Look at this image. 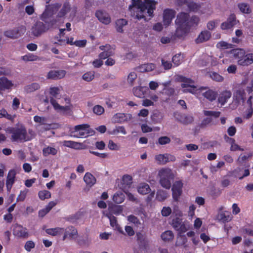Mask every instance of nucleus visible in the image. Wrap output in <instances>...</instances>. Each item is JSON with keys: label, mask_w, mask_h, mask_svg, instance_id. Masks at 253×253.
Instances as JSON below:
<instances>
[{"label": "nucleus", "mask_w": 253, "mask_h": 253, "mask_svg": "<svg viewBox=\"0 0 253 253\" xmlns=\"http://www.w3.org/2000/svg\"><path fill=\"white\" fill-rule=\"evenodd\" d=\"M132 4L129 5V9L133 16L137 19L144 17V14L147 13L149 16H152L153 11L155 9L156 2L150 0H131Z\"/></svg>", "instance_id": "nucleus-1"}, {"label": "nucleus", "mask_w": 253, "mask_h": 253, "mask_svg": "<svg viewBox=\"0 0 253 253\" xmlns=\"http://www.w3.org/2000/svg\"><path fill=\"white\" fill-rule=\"evenodd\" d=\"M199 20V17L196 16L190 17L188 13L180 12L175 20L176 32L188 30L191 27L197 25Z\"/></svg>", "instance_id": "nucleus-2"}, {"label": "nucleus", "mask_w": 253, "mask_h": 253, "mask_svg": "<svg viewBox=\"0 0 253 253\" xmlns=\"http://www.w3.org/2000/svg\"><path fill=\"white\" fill-rule=\"evenodd\" d=\"M9 132L11 134L12 141H27L30 140L27 136V130L24 126L21 125L18 127H11L9 129Z\"/></svg>", "instance_id": "nucleus-3"}, {"label": "nucleus", "mask_w": 253, "mask_h": 253, "mask_svg": "<svg viewBox=\"0 0 253 253\" xmlns=\"http://www.w3.org/2000/svg\"><path fill=\"white\" fill-rule=\"evenodd\" d=\"M52 7L50 6H46L45 11L41 16V19L45 22L46 25H44L42 22H37L35 24V30L38 31V32H41L42 31L45 30L46 27H49L53 25V23L50 24L48 23V19L52 14Z\"/></svg>", "instance_id": "nucleus-4"}, {"label": "nucleus", "mask_w": 253, "mask_h": 253, "mask_svg": "<svg viewBox=\"0 0 253 253\" xmlns=\"http://www.w3.org/2000/svg\"><path fill=\"white\" fill-rule=\"evenodd\" d=\"M50 94V102L53 106L55 110H61L66 111L68 110V106H60L56 101V99H59L60 98V89L58 87H52L49 89Z\"/></svg>", "instance_id": "nucleus-5"}, {"label": "nucleus", "mask_w": 253, "mask_h": 253, "mask_svg": "<svg viewBox=\"0 0 253 253\" xmlns=\"http://www.w3.org/2000/svg\"><path fill=\"white\" fill-rule=\"evenodd\" d=\"M74 130L77 134L74 136L78 138H85L95 133L94 130L90 128L89 125L87 124L76 126Z\"/></svg>", "instance_id": "nucleus-6"}, {"label": "nucleus", "mask_w": 253, "mask_h": 253, "mask_svg": "<svg viewBox=\"0 0 253 253\" xmlns=\"http://www.w3.org/2000/svg\"><path fill=\"white\" fill-rule=\"evenodd\" d=\"M160 176V183L161 186L166 189H169L171 187L170 180L173 178V175L170 169H162L159 171Z\"/></svg>", "instance_id": "nucleus-7"}, {"label": "nucleus", "mask_w": 253, "mask_h": 253, "mask_svg": "<svg viewBox=\"0 0 253 253\" xmlns=\"http://www.w3.org/2000/svg\"><path fill=\"white\" fill-rule=\"evenodd\" d=\"M12 230L13 235L20 239H27L29 236L28 229L22 225L16 223L13 225Z\"/></svg>", "instance_id": "nucleus-8"}, {"label": "nucleus", "mask_w": 253, "mask_h": 253, "mask_svg": "<svg viewBox=\"0 0 253 253\" xmlns=\"http://www.w3.org/2000/svg\"><path fill=\"white\" fill-rule=\"evenodd\" d=\"M99 48L100 50H103L98 55L99 58L101 59H105L110 56H113L115 53V46H113L110 44H106L105 45H100Z\"/></svg>", "instance_id": "nucleus-9"}, {"label": "nucleus", "mask_w": 253, "mask_h": 253, "mask_svg": "<svg viewBox=\"0 0 253 253\" xmlns=\"http://www.w3.org/2000/svg\"><path fill=\"white\" fill-rule=\"evenodd\" d=\"M183 184L181 180L176 181L173 183L171 190L172 198L174 201L178 202L182 193Z\"/></svg>", "instance_id": "nucleus-10"}, {"label": "nucleus", "mask_w": 253, "mask_h": 253, "mask_svg": "<svg viewBox=\"0 0 253 253\" xmlns=\"http://www.w3.org/2000/svg\"><path fill=\"white\" fill-rule=\"evenodd\" d=\"M131 117V115L129 114L118 113L113 116L112 121L115 123H123L129 121Z\"/></svg>", "instance_id": "nucleus-11"}, {"label": "nucleus", "mask_w": 253, "mask_h": 253, "mask_svg": "<svg viewBox=\"0 0 253 253\" xmlns=\"http://www.w3.org/2000/svg\"><path fill=\"white\" fill-rule=\"evenodd\" d=\"M247 93L248 92H247L246 87L240 86L234 93V97L238 102H244L246 99Z\"/></svg>", "instance_id": "nucleus-12"}, {"label": "nucleus", "mask_w": 253, "mask_h": 253, "mask_svg": "<svg viewBox=\"0 0 253 253\" xmlns=\"http://www.w3.org/2000/svg\"><path fill=\"white\" fill-rule=\"evenodd\" d=\"M175 12L170 9H165L163 13V23L165 27L168 26L174 17Z\"/></svg>", "instance_id": "nucleus-13"}, {"label": "nucleus", "mask_w": 253, "mask_h": 253, "mask_svg": "<svg viewBox=\"0 0 253 253\" xmlns=\"http://www.w3.org/2000/svg\"><path fill=\"white\" fill-rule=\"evenodd\" d=\"M16 173V170L14 169L9 170L8 172L6 180V187L8 191H10L15 181Z\"/></svg>", "instance_id": "nucleus-14"}, {"label": "nucleus", "mask_w": 253, "mask_h": 253, "mask_svg": "<svg viewBox=\"0 0 253 253\" xmlns=\"http://www.w3.org/2000/svg\"><path fill=\"white\" fill-rule=\"evenodd\" d=\"M95 15L98 20L103 24H108L111 22V17L109 14L104 10L96 11Z\"/></svg>", "instance_id": "nucleus-15"}, {"label": "nucleus", "mask_w": 253, "mask_h": 253, "mask_svg": "<svg viewBox=\"0 0 253 253\" xmlns=\"http://www.w3.org/2000/svg\"><path fill=\"white\" fill-rule=\"evenodd\" d=\"M236 24V16L234 14H232L229 16L227 21L222 23L221 28L222 30H230Z\"/></svg>", "instance_id": "nucleus-16"}, {"label": "nucleus", "mask_w": 253, "mask_h": 253, "mask_svg": "<svg viewBox=\"0 0 253 253\" xmlns=\"http://www.w3.org/2000/svg\"><path fill=\"white\" fill-rule=\"evenodd\" d=\"M65 75L66 71L64 70H51L48 73L47 78L52 80L61 79L64 78Z\"/></svg>", "instance_id": "nucleus-17"}, {"label": "nucleus", "mask_w": 253, "mask_h": 253, "mask_svg": "<svg viewBox=\"0 0 253 253\" xmlns=\"http://www.w3.org/2000/svg\"><path fill=\"white\" fill-rule=\"evenodd\" d=\"M149 91V88L146 86H137L133 89V94L136 97L140 98L145 97Z\"/></svg>", "instance_id": "nucleus-18"}, {"label": "nucleus", "mask_w": 253, "mask_h": 253, "mask_svg": "<svg viewBox=\"0 0 253 253\" xmlns=\"http://www.w3.org/2000/svg\"><path fill=\"white\" fill-rule=\"evenodd\" d=\"M253 63V54L249 53L244 55L240 59H238V64L241 66H248Z\"/></svg>", "instance_id": "nucleus-19"}, {"label": "nucleus", "mask_w": 253, "mask_h": 253, "mask_svg": "<svg viewBox=\"0 0 253 253\" xmlns=\"http://www.w3.org/2000/svg\"><path fill=\"white\" fill-rule=\"evenodd\" d=\"M232 95V93L230 90H225L220 93L218 98V101L221 105H224Z\"/></svg>", "instance_id": "nucleus-20"}, {"label": "nucleus", "mask_w": 253, "mask_h": 253, "mask_svg": "<svg viewBox=\"0 0 253 253\" xmlns=\"http://www.w3.org/2000/svg\"><path fill=\"white\" fill-rule=\"evenodd\" d=\"M78 235L77 230L73 226L68 227L66 229L64 235L63 237V240H64L66 238H73L75 236Z\"/></svg>", "instance_id": "nucleus-21"}, {"label": "nucleus", "mask_w": 253, "mask_h": 253, "mask_svg": "<svg viewBox=\"0 0 253 253\" xmlns=\"http://www.w3.org/2000/svg\"><path fill=\"white\" fill-rule=\"evenodd\" d=\"M177 3L179 5L185 4L191 11H196L199 9L200 5L194 2H188L186 0H177Z\"/></svg>", "instance_id": "nucleus-22"}, {"label": "nucleus", "mask_w": 253, "mask_h": 253, "mask_svg": "<svg viewBox=\"0 0 253 253\" xmlns=\"http://www.w3.org/2000/svg\"><path fill=\"white\" fill-rule=\"evenodd\" d=\"M217 64L218 61L217 58L212 56H205L202 60V64L204 66H207L210 64L212 66H215Z\"/></svg>", "instance_id": "nucleus-23"}, {"label": "nucleus", "mask_w": 253, "mask_h": 253, "mask_svg": "<svg viewBox=\"0 0 253 253\" xmlns=\"http://www.w3.org/2000/svg\"><path fill=\"white\" fill-rule=\"evenodd\" d=\"M12 82L6 77L0 78V90H5L10 89L12 86Z\"/></svg>", "instance_id": "nucleus-24"}, {"label": "nucleus", "mask_w": 253, "mask_h": 253, "mask_svg": "<svg viewBox=\"0 0 253 253\" xmlns=\"http://www.w3.org/2000/svg\"><path fill=\"white\" fill-rule=\"evenodd\" d=\"M127 21L125 19H119L115 22V27L118 32H122L126 30Z\"/></svg>", "instance_id": "nucleus-25"}, {"label": "nucleus", "mask_w": 253, "mask_h": 253, "mask_svg": "<svg viewBox=\"0 0 253 253\" xmlns=\"http://www.w3.org/2000/svg\"><path fill=\"white\" fill-rule=\"evenodd\" d=\"M84 180L90 187L92 186L96 181L95 177L90 173L86 172L84 177Z\"/></svg>", "instance_id": "nucleus-26"}, {"label": "nucleus", "mask_w": 253, "mask_h": 253, "mask_svg": "<svg viewBox=\"0 0 253 253\" xmlns=\"http://www.w3.org/2000/svg\"><path fill=\"white\" fill-rule=\"evenodd\" d=\"M211 37V33H200L198 38L195 40V42L196 43H202L208 41Z\"/></svg>", "instance_id": "nucleus-27"}, {"label": "nucleus", "mask_w": 253, "mask_h": 253, "mask_svg": "<svg viewBox=\"0 0 253 253\" xmlns=\"http://www.w3.org/2000/svg\"><path fill=\"white\" fill-rule=\"evenodd\" d=\"M181 87L183 88V92H190L192 94L196 93L197 87L193 84H181Z\"/></svg>", "instance_id": "nucleus-28"}, {"label": "nucleus", "mask_w": 253, "mask_h": 253, "mask_svg": "<svg viewBox=\"0 0 253 253\" xmlns=\"http://www.w3.org/2000/svg\"><path fill=\"white\" fill-rule=\"evenodd\" d=\"M203 96L211 101L215 100L217 96V92L211 89H209L203 93Z\"/></svg>", "instance_id": "nucleus-29"}, {"label": "nucleus", "mask_w": 253, "mask_h": 253, "mask_svg": "<svg viewBox=\"0 0 253 253\" xmlns=\"http://www.w3.org/2000/svg\"><path fill=\"white\" fill-rule=\"evenodd\" d=\"M67 37L65 36V33H59L58 35L55 37L57 42H54V44H58L59 45L65 44L67 41Z\"/></svg>", "instance_id": "nucleus-30"}, {"label": "nucleus", "mask_w": 253, "mask_h": 253, "mask_svg": "<svg viewBox=\"0 0 253 253\" xmlns=\"http://www.w3.org/2000/svg\"><path fill=\"white\" fill-rule=\"evenodd\" d=\"M113 200L116 204H121L125 200V195L122 192H117L114 194Z\"/></svg>", "instance_id": "nucleus-31"}, {"label": "nucleus", "mask_w": 253, "mask_h": 253, "mask_svg": "<svg viewBox=\"0 0 253 253\" xmlns=\"http://www.w3.org/2000/svg\"><path fill=\"white\" fill-rule=\"evenodd\" d=\"M136 236L137 240L139 246L142 248H145L147 244V241L144 235L142 233L138 232L137 233Z\"/></svg>", "instance_id": "nucleus-32"}, {"label": "nucleus", "mask_w": 253, "mask_h": 253, "mask_svg": "<svg viewBox=\"0 0 253 253\" xmlns=\"http://www.w3.org/2000/svg\"><path fill=\"white\" fill-rule=\"evenodd\" d=\"M156 68V65L154 63H147L142 65L140 69L143 72H149L152 71Z\"/></svg>", "instance_id": "nucleus-33"}, {"label": "nucleus", "mask_w": 253, "mask_h": 253, "mask_svg": "<svg viewBox=\"0 0 253 253\" xmlns=\"http://www.w3.org/2000/svg\"><path fill=\"white\" fill-rule=\"evenodd\" d=\"M42 153L43 155L45 157L49 155H55L57 153V150L55 148L47 146L43 149Z\"/></svg>", "instance_id": "nucleus-34"}, {"label": "nucleus", "mask_w": 253, "mask_h": 253, "mask_svg": "<svg viewBox=\"0 0 253 253\" xmlns=\"http://www.w3.org/2000/svg\"><path fill=\"white\" fill-rule=\"evenodd\" d=\"M109 213H111L112 215H119L123 211V208L121 206H113L109 207Z\"/></svg>", "instance_id": "nucleus-35"}, {"label": "nucleus", "mask_w": 253, "mask_h": 253, "mask_svg": "<svg viewBox=\"0 0 253 253\" xmlns=\"http://www.w3.org/2000/svg\"><path fill=\"white\" fill-rule=\"evenodd\" d=\"M238 7L240 10L243 13L250 14L252 9L250 5L246 3H240L238 4Z\"/></svg>", "instance_id": "nucleus-36"}, {"label": "nucleus", "mask_w": 253, "mask_h": 253, "mask_svg": "<svg viewBox=\"0 0 253 253\" xmlns=\"http://www.w3.org/2000/svg\"><path fill=\"white\" fill-rule=\"evenodd\" d=\"M231 53H232L235 58L240 59L245 54V51L243 49H233L231 50Z\"/></svg>", "instance_id": "nucleus-37"}, {"label": "nucleus", "mask_w": 253, "mask_h": 253, "mask_svg": "<svg viewBox=\"0 0 253 253\" xmlns=\"http://www.w3.org/2000/svg\"><path fill=\"white\" fill-rule=\"evenodd\" d=\"M174 237L173 232L170 230H167L161 235V238L164 241H169L172 240Z\"/></svg>", "instance_id": "nucleus-38"}, {"label": "nucleus", "mask_w": 253, "mask_h": 253, "mask_svg": "<svg viewBox=\"0 0 253 253\" xmlns=\"http://www.w3.org/2000/svg\"><path fill=\"white\" fill-rule=\"evenodd\" d=\"M209 75L211 78L215 82H222L224 80L223 77L215 72H210Z\"/></svg>", "instance_id": "nucleus-39"}, {"label": "nucleus", "mask_w": 253, "mask_h": 253, "mask_svg": "<svg viewBox=\"0 0 253 253\" xmlns=\"http://www.w3.org/2000/svg\"><path fill=\"white\" fill-rule=\"evenodd\" d=\"M138 192L142 195H145L150 193L151 189L148 184L144 183L138 188Z\"/></svg>", "instance_id": "nucleus-40"}, {"label": "nucleus", "mask_w": 253, "mask_h": 253, "mask_svg": "<svg viewBox=\"0 0 253 253\" xmlns=\"http://www.w3.org/2000/svg\"><path fill=\"white\" fill-rule=\"evenodd\" d=\"M46 233L49 235L56 236L58 234L64 231V228L56 227L54 228H49L46 230Z\"/></svg>", "instance_id": "nucleus-41"}, {"label": "nucleus", "mask_w": 253, "mask_h": 253, "mask_svg": "<svg viewBox=\"0 0 253 253\" xmlns=\"http://www.w3.org/2000/svg\"><path fill=\"white\" fill-rule=\"evenodd\" d=\"M168 197V193L164 190L158 191L156 195V199L158 201L162 202L165 200Z\"/></svg>", "instance_id": "nucleus-42"}, {"label": "nucleus", "mask_w": 253, "mask_h": 253, "mask_svg": "<svg viewBox=\"0 0 253 253\" xmlns=\"http://www.w3.org/2000/svg\"><path fill=\"white\" fill-rule=\"evenodd\" d=\"M71 10V7L69 3L66 2L64 4L62 8L60 11L58 16L59 17H63Z\"/></svg>", "instance_id": "nucleus-43"}, {"label": "nucleus", "mask_w": 253, "mask_h": 253, "mask_svg": "<svg viewBox=\"0 0 253 253\" xmlns=\"http://www.w3.org/2000/svg\"><path fill=\"white\" fill-rule=\"evenodd\" d=\"M40 87V85L38 83H33L25 87V90L28 92H31L38 90Z\"/></svg>", "instance_id": "nucleus-44"}, {"label": "nucleus", "mask_w": 253, "mask_h": 253, "mask_svg": "<svg viewBox=\"0 0 253 253\" xmlns=\"http://www.w3.org/2000/svg\"><path fill=\"white\" fill-rule=\"evenodd\" d=\"M22 59L25 61H35L39 60V57L32 53H28L22 56Z\"/></svg>", "instance_id": "nucleus-45"}, {"label": "nucleus", "mask_w": 253, "mask_h": 253, "mask_svg": "<svg viewBox=\"0 0 253 253\" xmlns=\"http://www.w3.org/2000/svg\"><path fill=\"white\" fill-rule=\"evenodd\" d=\"M90 242V240L89 239L88 237L84 238H80L77 241L78 244L81 247H87L89 246Z\"/></svg>", "instance_id": "nucleus-46"}, {"label": "nucleus", "mask_w": 253, "mask_h": 253, "mask_svg": "<svg viewBox=\"0 0 253 253\" xmlns=\"http://www.w3.org/2000/svg\"><path fill=\"white\" fill-rule=\"evenodd\" d=\"M132 177L129 175H124L122 178V184L126 185V186L129 188L132 183Z\"/></svg>", "instance_id": "nucleus-47"}, {"label": "nucleus", "mask_w": 253, "mask_h": 253, "mask_svg": "<svg viewBox=\"0 0 253 253\" xmlns=\"http://www.w3.org/2000/svg\"><path fill=\"white\" fill-rule=\"evenodd\" d=\"M63 145L68 147L77 149L79 146L81 145V143L71 140H65L63 142Z\"/></svg>", "instance_id": "nucleus-48"}, {"label": "nucleus", "mask_w": 253, "mask_h": 253, "mask_svg": "<svg viewBox=\"0 0 253 253\" xmlns=\"http://www.w3.org/2000/svg\"><path fill=\"white\" fill-rule=\"evenodd\" d=\"M5 118L8 120L12 121L14 118V116L9 114L4 108H2L0 110V118Z\"/></svg>", "instance_id": "nucleus-49"}, {"label": "nucleus", "mask_w": 253, "mask_h": 253, "mask_svg": "<svg viewBox=\"0 0 253 253\" xmlns=\"http://www.w3.org/2000/svg\"><path fill=\"white\" fill-rule=\"evenodd\" d=\"M219 216L220 220L223 222H228L231 220V216L228 212H222L220 213Z\"/></svg>", "instance_id": "nucleus-50"}, {"label": "nucleus", "mask_w": 253, "mask_h": 253, "mask_svg": "<svg viewBox=\"0 0 253 253\" xmlns=\"http://www.w3.org/2000/svg\"><path fill=\"white\" fill-rule=\"evenodd\" d=\"M38 196L42 200L49 199L51 197V193L47 190H42L39 192Z\"/></svg>", "instance_id": "nucleus-51"}, {"label": "nucleus", "mask_w": 253, "mask_h": 253, "mask_svg": "<svg viewBox=\"0 0 253 253\" xmlns=\"http://www.w3.org/2000/svg\"><path fill=\"white\" fill-rule=\"evenodd\" d=\"M166 156L164 154H159L155 156V159L159 165H165L167 163Z\"/></svg>", "instance_id": "nucleus-52"}, {"label": "nucleus", "mask_w": 253, "mask_h": 253, "mask_svg": "<svg viewBox=\"0 0 253 253\" xmlns=\"http://www.w3.org/2000/svg\"><path fill=\"white\" fill-rule=\"evenodd\" d=\"M94 78V72H87L84 73L83 76L82 78L86 82H90Z\"/></svg>", "instance_id": "nucleus-53"}, {"label": "nucleus", "mask_w": 253, "mask_h": 253, "mask_svg": "<svg viewBox=\"0 0 253 253\" xmlns=\"http://www.w3.org/2000/svg\"><path fill=\"white\" fill-rule=\"evenodd\" d=\"M105 216L109 219L110 225L112 227H114L118 225L116 217L113 215H112L111 213H106Z\"/></svg>", "instance_id": "nucleus-54"}, {"label": "nucleus", "mask_w": 253, "mask_h": 253, "mask_svg": "<svg viewBox=\"0 0 253 253\" xmlns=\"http://www.w3.org/2000/svg\"><path fill=\"white\" fill-rule=\"evenodd\" d=\"M93 112L98 116H100L104 113V108L101 105H95L93 108Z\"/></svg>", "instance_id": "nucleus-55"}, {"label": "nucleus", "mask_w": 253, "mask_h": 253, "mask_svg": "<svg viewBox=\"0 0 253 253\" xmlns=\"http://www.w3.org/2000/svg\"><path fill=\"white\" fill-rule=\"evenodd\" d=\"M252 156V154L251 153H250L248 155H242L241 154L238 158L237 162L238 164L241 165L244 162H245L246 161H247L249 158L251 157Z\"/></svg>", "instance_id": "nucleus-56"}, {"label": "nucleus", "mask_w": 253, "mask_h": 253, "mask_svg": "<svg viewBox=\"0 0 253 253\" xmlns=\"http://www.w3.org/2000/svg\"><path fill=\"white\" fill-rule=\"evenodd\" d=\"M189 228V225H187L185 222H182L178 229L176 230L178 231V234H182L186 232Z\"/></svg>", "instance_id": "nucleus-57"}, {"label": "nucleus", "mask_w": 253, "mask_h": 253, "mask_svg": "<svg viewBox=\"0 0 253 253\" xmlns=\"http://www.w3.org/2000/svg\"><path fill=\"white\" fill-rule=\"evenodd\" d=\"M182 219H180L178 217H176V218L172 219L171 225H172L173 228L175 230H177L178 229V228L179 227V226H180V224L182 223Z\"/></svg>", "instance_id": "nucleus-58"}, {"label": "nucleus", "mask_w": 253, "mask_h": 253, "mask_svg": "<svg viewBox=\"0 0 253 253\" xmlns=\"http://www.w3.org/2000/svg\"><path fill=\"white\" fill-rule=\"evenodd\" d=\"M172 61L176 66L179 65L182 61L181 54H177L173 56L172 58Z\"/></svg>", "instance_id": "nucleus-59"}, {"label": "nucleus", "mask_w": 253, "mask_h": 253, "mask_svg": "<svg viewBox=\"0 0 253 253\" xmlns=\"http://www.w3.org/2000/svg\"><path fill=\"white\" fill-rule=\"evenodd\" d=\"M158 142L160 145H165L170 142V139L168 136H161L159 138Z\"/></svg>", "instance_id": "nucleus-60"}, {"label": "nucleus", "mask_w": 253, "mask_h": 253, "mask_svg": "<svg viewBox=\"0 0 253 253\" xmlns=\"http://www.w3.org/2000/svg\"><path fill=\"white\" fill-rule=\"evenodd\" d=\"M120 132H121L123 134H126V131L124 126H116V128L112 130V133L113 134H116Z\"/></svg>", "instance_id": "nucleus-61"}, {"label": "nucleus", "mask_w": 253, "mask_h": 253, "mask_svg": "<svg viewBox=\"0 0 253 253\" xmlns=\"http://www.w3.org/2000/svg\"><path fill=\"white\" fill-rule=\"evenodd\" d=\"M216 47L221 49H228L232 47V44L225 42H220L217 43Z\"/></svg>", "instance_id": "nucleus-62"}, {"label": "nucleus", "mask_w": 253, "mask_h": 253, "mask_svg": "<svg viewBox=\"0 0 253 253\" xmlns=\"http://www.w3.org/2000/svg\"><path fill=\"white\" fill-rule=\"evenodd\" d=\"M27 192V189H26L24 191H21L20 194H19L16 199V202L24 201L26 197Z\"/></svg>", "instance_id": "nucleus-63"}, {"label": "nucleus", "mask_w": 253, "mask_h": 253, "mask_svg": "<svg viewBox=\"0 0 253 253\" xmlns=\"http://www.w3.org/2000/svg\"><path fill=\"white\" fill-rule=\"evenodd\" d=\"M35 247V244L34 242L32 241H28L25 243L24 248L27 252H30Z\"/></svg>", "instance_id": "nucleus-64"}]
</instances>
